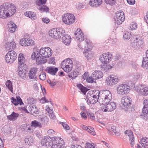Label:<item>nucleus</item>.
Masks as SVG:
<instances>
[{
    "instance_id": "0e129e2a",
    "label": "nucleus",
    "mask_w": 148,
    "mask_h": 148,
    "mask_svg": "<svg viewBox=\"0 0 148 148\" xmlns=\"http://www.w3.org/2000/svg\"><path fill=\"white\" fill-rule=\"evenodd\" d=\"M12 102L13 103L14 105L17 106L18 105V103L17 99V100L14 97H12Z\"/></svg>"
},
{
    "instance_id": "423d86ee",
    "label": "nucleus",
    "mask_w": 148,
    "mask_h": 148,
    "mask_svg": "<svg viewBox=\"0 0 148 148\" xmlns=\"http://www.w3.org/2000/svg\"><path fill=\"white\" fill-rule=\"evenodd\" d=\"M73 65V62L72 60L68 58L62 61L61 66L64 71L66 72H69L71 70Z\"/></svg>"
},
{
    "instance_id": "2f4dec72",
    "label": "nucleus",
    "mask_w": 148,
    "mask_h": 148,
    "mask_svg": "<svg viewBox=\"0 0 148 148\" xmlns=\"http://www.w3.org/2000/svg\"><path fill=\"white\" fill-rule=\"evenodd\" d=\"M19 115V114L16 113L14 112H13L10 115H8L7 117L9 120L15 121L17 119Z\"/></svg>"
},
{
    "instance_id": "f8f14e48",
    "label": "nucleus",
    "mask_w": 148,
    "mask_h": 148,
    "mask_svg": "<svg viewBox=\"0 0 148 148\" xmlns=\"http://www.w3.org/2000/svg\"><path fill=\"white\" fill-rule=\"evenodd\" d=\"M75 17L74 15L71 14H64L62 17V20L65 24L69 25L71 24L75 21Z\"/></svg>"
},
{
    "instance_id": "9d476101",
    "label": "nucleus",
    "mask_w": 148,
    "mask_h": 148,
    "mask_svg": "<svg viewBox=\"0 0 148 148\" xmlns=\"http://www.w3.org/2000/svg\"><path fill=\"white\" fill-rule=\"evenodd\" d=\"M130 90V87L126 84H120L117 87V93L121 95L128 93Z\"/></svg>"
},
{
    "instance_id": "6e6552de",
    "label": "nucleus",
    "mask_w": 148,
    "mask_h": 148,
    "mask_svg": "<svg viewBox=\"0 0 148 148\" xmlns=\"http://www.w3.org/2000/svg\"><path fill=\"white\" fill-rule=\"evenodd\" d=\"M36 50L39 52V54L45 58H49L52 54L51 49L49 47L41 48L40 50L36 48L34 49L33 50Z\"/></svg>"
},
{
    "instance_id": "9b49d317",
    "label": "nucleus",
    "mask_w": 148,
    "mask_h": 148,
    "mask_svg": "<svg viewBox=\"0 0 148 148\" xmlns=\"http://www.w3.org/2000/svg\"><path fill=\"white\" fill-rule=\"evenodd\" d=\"M125 16L123 11H119L116 13L114 17L115 23L118 25H120L124 21Z\"/></svg>"
},
{
    "instance_id": "5fc2aeb1",
    "label": "nucleus",
    "mask_w": 148,
    "mask_h": 148,
    "mask_svg": "<svg viewBox=\"0 0 148 148\" xmlns=\"http://www.w3.org/2000/svg\"><path fill=\"white\" fill-rule=\"evenodd\" d=\"M39 79L42 80H45L46 77L45 73L44 72L41 73L39 76Z\"/></svg>"
},
{
    "instance_id": "a18cd8bd",
    "label": "nucleus",
    "mask_w": 148,
    "mask_h": 148,
    "mask_svg": "<svg viewBox=\"0 0 148 148\" xmlns=\"http://www.w3.org/2000/svg\"><path fill=\"white\" fill-rule=\"evenodd\" d=\"M131 36V33L129 32H125L123 33V37L125 39H129L130 38Z\"/></svg>"
},
{
    "instance_id": "603ef678",
    "label": "nucleus",
    "mask_w": 148,
    "mask_h": 148,
    "mask_svg": "<svg viewBox=\"0 0 148 148\" xmlns=\"http://www.w3.org/2000/svg\"><path fill=\"white\" fill-rule=\"evenodd\" d=\"M26 46L32 45L34 43V41L32 40L26 38Z\"/></svg>"
},
{
    "instance_id": "4468645a",
    "label": "nucleus",
    "mask_w": 148,
    "mask_h": 148,
    "mask_svg": "<svg viewBox=\"0 0 148 148\" xmlns=\"http://www.w3.org/2000/svg\"><path fill=\"white\" fill-rule=\"evenodd\" d=\"M133 45L136 48L139 49L143 46V41L141 37L139 36H135L134 38Z\"/></svg>"
},
{
    "instance_id": "4d7b16f0",
    "label": "nucleus",
    "mask_w": 148,
    "mask_h": 148,
    "mask_svg": "<svg viewBox=\"0 0 148 148\" xmlns=\"http://www.w3.org/2000/svg\"><path fill=\"white\" fill-rule=\"evenodd\" d=\"M27 103L29 105L32 104L31 103L33 104L34 103V99L32 97H29L27 99Z\"/></svg>"
},
{
    "instance_id": "bf43d9fd",
    "label": "nucleus",
    "mask_w": 148,
    "mask_h": 148,
    "mask_svg": "<svg viewBox=\"0 0 148 148\" xmlns=\"http://www.w3.org/2000/svg\"><path fill=\"white\" fill-rule=\"evenodd\" d=\"M88 117L90 119L94 120L95 119V117L93 114L90 113H87Z\"/></svg>"
},
{
    "instance_id": "a211bd4d",
    "label": "nucleus",
    "mask_w": 148,
    "mask_h": 148,
    "mask_svg": "<svg viewBox=\"0 0 148 148\" xmlns=\"http://www.w3.org/2000/svg\"><path fill=\"white\" fill-rule=\"evenodd\" d=\"M37 69L36 67L32 68L28 73V76L30 79H36L37 76L36 74Z\"/></svg>"
},
{
    "instance_id": "774afa93",
    "label": "nucleus",
    "mask_w": 148,
    "mask_h": 148,
    "mask_svg": "<svg viewBox=\"0 0 148 148\" xmlns=\"http://www.w3.org/2000/svg\"><path fill=\"white\" fill-rule=\"evenodd\" d=\"M21 129L23 131L27 132V125L25 124H23L21 127Z\"/></svg>"
},
{
    "instance_id": "72a5a7b5",
    "label": "nucleus",
    "mask_w": 148,
    "mask_h": 148,
    "mask_svg": "<svg viewBox=\"0 0 148 148\" xmlns=\"http://www.w3.org/2000/svg\"><path fill=\"white\" fill-rule=\"evenodd\" d=\"M16 25L13 22L9 23L8 24V27L9 32L11 33L14 32L16 28Z\"/></svg>"
},
{
    "instance_id": "a19ab883",
    "label": "nucleus",
    "mask_w": 148,
    "mask_h": 148,
    "mask_svg": "<svg viewBox=\"0 0 148 148\" xmlns=\"http://www.w3.org/2000/svg\"><path fill=\"white\" fill-rule=\"evenodd\" d=\"M6 86L8 88L11 92H13L12 85L11 81L10 80H7L5 83Z\"/></svg>"
},
{
    "instance_id": "8fccbe9b",
    "label": "nucleus",
    "mask_w": 148,
    "mask_h": 148,
    "mask_svg": "<svg viewBox=\"0 0 148 148\" xmlns=\"http://www.w3.org/2000/svg\"><path fill=\"white\" fill-rule=\"evenodd\" d=\"M137 24L135 23H132L130 25L129 29L131 30L136 29L137 28Z\"/></svg>"
},
{
    "instance_id": "3c124183",
    "label": "nucleus",
    "mask_w": 148,
    "mask_h": 148,
    "mask_svg": "<svg viewBox=\"0 0 148 148\" xmlns=\"http://www.w3.org/2000/svg\"><path fill=\"white\" fill-rule=\"evenodd\" d=\"M96 80L95 78L93 77V76H89L88 78L87 79L86 81L88 83H92L93 82H95Z\"/></svg>"
},
{
    "instance_id": "f704fd0d",
    "label": "nucleus",
    "mask_w": 148,
    "mask_h": 148,
    "mask_svg": "<svg viewBox=\"0 0 148 148\" xmlns=\"http://www.w3.org/2000/svg\"><path fill=\"white\" fill-rule=\"evenodd\" d=\"M18 75L19 77H23L25 74V70L24 69L23 66H18Z\"/></svg>"
},
{
    "instance_id": "39448f33",
    "label": "nucleus",
    "mask_w": 148,
    "mask_h": 148,
    "mask_svg": "<svg viewBox=\"0 0 148 148\" xmlns=\"http://www.w3.org/2000/svg\"><path fill=\"white\" fill-rule=\"evenodd\" d=\"M131 99L129 97H123L121 99V104L122 105L121 106V109L126 112L128 110V108L131 105Z\"/></svg>"
},
{
    "instance_id": "c9c22d12",
    "label": "nucleus",
    "mask_w": 148,
    "mask_h": 148,
    "mask_svg": "<svg viewBox=\"0 0 148 148\" xmlns=\"http://www.w3.org/2000/svg\"><path fill=\"white\" fill-rule=\"evenodd\" d=\"M25 143L26 145H32L34 142V140L32 137H28L25 140Z\"/></svg>"
},
{
    "instance_id": "412c9836",
    "label": "nucleus",
    "mask_w": 148,
    "mask_h": 148,
    "mask_svg": "<svg viewBox=\"0 0 148 148\" xmlns=\"http://www.w3.org/2000/svg\"><path fill=\"white\" fill-rule=\"evenodd\" d=\"M28 107V109L31 114H38L39 113L38 109L33 104H29L27 105L26 107Z\"/></svg>"
},
{
    "instance_id": "c85d7f7f",
    "label": "nucleus",
    "mask_w": 148,
    "mask_h": 148,
    "mask_svg": "<svg viewBox=\"0 0 148 148\" xmlns=\"http://www.w3.org/2000/svg\"><path fill=\"white\" fill-rule=\"evenodd\" d=\"M62 41L66 45L69 44L71 41V38L68 35H62Z\"/></svg>"
},
{
    "instance_id": "5701e85b",
    "label": "nucleus",
    "mask_w": 148,
    "mask_h": 148,
    "mask_svg": "<svg viewBox=\"0 0 148 148\" xmlns=\"http://www.w3.org/2000/svg\"><path fill=\"white\" fill-rule=\"evenodd\" d=\"M45 71L48 73L52 75H55L58 71V69L52 66L47 67L46 68Z\"/></svg>"
},
{
    "instance_id": "cd10ccee",
    "label": "nucleus",
    "mask_w": 148,
    "mask_h": 148,
    "mask_svg": "<svg viewBox=\"0 0 148 148\" xmlns=\"http://www.w3.org/2000/svg\"><path fill=\"white\" fill-rule=\"evenodd\" d=\"M83 53L85 56L88 59L90 58L92 56V54L90 51V49L88 47H85Z\"/></svg>"
},
{
    "instance_id": "c756f323",
    "label": "nucleus",
    "mask_w": 148,
    "mask_h": 148,
    "mask_svg": "<svg viewBox=\"0 0 148 148\" xmlns=\"http://www.w3.org/2000/svg\"><path fill=\"white\" fill-rule=\"evenodd\" d=\"M9 9L8 12L9 13L10 16L13 15L16 12V8L14 5L11 3L8 4Z\"/></svg>"
},
{
    "instance_id": "1a4fd4ad",
    "label": "nucleus",
    "mask_w": 148,
    "mask_h": 148,
    "mask_svg": "<svg viewBox=\"0 0 148 148\" xmlns=\"http://www.w3.org/2000/svg\"><path fill=\"white\" fill-rule=\"evenodd\" d=\"M17 55L15 51L13 50L9 51L5 56V60L7 63H12L16 58Z\"/></svg>"
},
{
    "instance_id": "ea45409f",
    "label": "nucleus",
    "mask_w": 148,
    "mask_h": 148,
    "mask_svg": "<svg viewBox=\"0 0 148 148\" xmlns=\"http://www.w3.org/2000/svg\"><path fill=\"white\" fill-rule=\"evenodd\" d=\"M142 66L145 69H148V58L145 57L143 59Z\"/></svg>"
},
{
    "instance_id": "7ed1b4c3",
    "label": "nucleus",
    "mask_w": 148,
    "mask_h": 148,
    "mask_svg": "<svg viewBox=\"0 0 148 148\" xmlns=\"http://www.w3.org/2000/svg\"><path fill=\"white\" fill-rule=\"evenodd\" d=\"M39 52L36 50H33V53L31 55V58L33 60H36L38 65H42L46 62V58L40 56L39 54Z\"/></svg>"
},
{
    "instance_id": "79ce46f5",
    "label": "nucleus",
    "mask_w": 148,
    "mask_h": 148,
    "mask_svg": "<svg viewBox=\"0 0 148 148\" xmlns=\"http://www.w3.org/2000/svg\"><path fill=\"white\" fill-rule=\"evenodd\" d=\"M78 88L84 94H85L87 92V88L84 87L81 84H79L77 85Z\"/></svg>"
},
{
    "instance_id": "58836bf2",
    "label": "nucleus",
    "mask_w": 148,
    "mask_h": 148,
    "mask_svg": "<svg viewBox=\"0 0 148 148\" xmlns=\"http://www.w3.org/2000/svg\"><path fill=\"white\" fill-rule=\"evenodd\" d=\"M140 143L142 146H148V138L146 137L143 138L140 141Z\"/></svg>"
},
{
    "instance_id": "f3484780",
    "label": "nucleus",
    "mask_w": 148,
    "mask_h": 148,
    "mask_svg": "<svg viewBox=\"0 0 148 148\" xmlns=\"http://www.w3.org/2000/svg\"><path fill=\"white\" fill-rule=\"evenodd\" d=\"M53 138L52 139L49 136L44 137L43 139L41 140V143L43 146H50L53 143H52Z\"/></svg>"
},
{
    "instance_id": "de8ad7c7",
    "label": "nucleus",
    "mask_w": 148,
    "mask_h": 148,
    "mask_svg": "<svg viewBox=\"0 0 148 148\" xmlns=\"http://www.w3.org/2000/svg\"><path fill=\"white\" fill-rule=\"evenodd\" d=\"M143 86L142 85H139L135 87V90L137 92H140L141 94V91H142V90L143 88Z\"/></svg>"
},
{
    "instance_id": "680f3d73",
    "label": "nucleus",
    "mask_w": 148,
    "mask_h": 148,
    "mask_svg": "<svg viewBox=\"0 0 148 148\" xmlns=\"http://www.w3.org/2000/svg\"><path fill=\"white\" fill-rule=\"evenodd\" d=\"M89 76L88 73V72H85L84 74L82 75V79H84V80H87V79L88 78V76Z\"/></svg>"
},
{
    "instance_id": "bb28decb",
    "label": "nucleus",
    "mask_w": 148,
    "mask_h": 148,
    "mask_svg": "<svg viewBox=\"0 0 148 148\" xmlns=\"http://www.w3.org/2000/svg\"><path fill=\"white\" fill-rule=\"evenodd\" d=\"M92 75L97 80L101 78L103 76V74L100 71H95L92 73Z\"/></svg>"
},
{
    "instance_id": "7c9ffc66",
    "label": "nucleus",
    "mask_w": 148,
    "mask_h": 148,
    "mask_svg": "<svg viewBox=\"0 0 148 148\" xmlns=\"http://www.w3.org/2000/svg\"><path fill=\"white\" fill-rule=\"evenodd\" d=\"M6 48L8 50L10 49H14L16 47V44L14 41L11 42H7L5 46Z\"/></svg>"
},
{
    "instance_id": "37998d69",
    "label": "nucleus",
    "mask_w": 148,
    "mask_h": 148,
    "mask_svg": "<svg viewBox=\"0 0 148 148\" xmlns=\"http://www.w3.org/2000/svg\"><path fill=\"white\" fill-rule=\"evenodd\" d=\"M141 94L144 95H148V86H143V88L141 91Z\"/></svg>"
},
{
    "instance_id": "864d4df0",
    "label": "nucleus",
    "mask_w": 148,
    "mask_h": 148,
    "mask_svg": "<svg viewBox=\"0 0 148 148\" xmlns=\"http://www.w3.org/2000/svg\"><path fill=\"white\" fill-rule=\"evenodd\" d=\"M105 3L107 4H109L111 5H114L115 3V0H104Z\"/></svg>"
},
{
    "instance_id": "338daca9",
    "label": "nucleus",
    "mask_w": 148,
    "mask_h": 148,
    "mask_svg": "<svg viewBox=\"0 0 148 148\" xmlns=\"http://www.w3.org/2000/svg\"><path fill=\"white\" fill-rule=\"evenodd\" d=\"M57 83V81L55 79H52L51 80V83L50 86L51 87H53L56 85Z\"/></svg>"
},
{
    "instance_id": "a878e982",
    "label": "nucleus",
    "mask_w": 148,
    "mask_h": 148,
    "mask_svg": "<svg viewBox=\"0 0 148 148\" xmlns=\"http://www.w3.org/2000/svg\"><path fill=\"white\" fill-rule=\"evenodd\" d=\"M18 66H24L25 60L24 55L22 53H20L19 55L18 58Z\"/></svg>"
},
{
    "instance_id": "b1692460",
    "label": "nucleus",
    "mask_w": 148,
    "mask_h": 148,
    "mask_svg": "<svg viewBox=\"0 0 148 148\" xmlns=\"http://www.w3.org/2000/svg\"><path fill=\"white\" fill-rule=\"evenodd\" d=\"M52 143L62 146L64 144L63 140L59 137H53Z\"/></svg>"
},
{
    "instance_id": "f257e3e1",
    "label": "nucleus",
    "mask_w": 148,
    "mask_h": 148,
    "mask_svg": "<svg viewBox=\"0 0 148 148\" xmlns=\"http://www.w3.org/2000/svg\"><path fill=\"white\" fill-rule=\"evenodd\" d=\"M100 92L99 95V101L101 104L104 105L106 103L110 102L112 98V95L110 92L108 90H105Z\"/></svg>"
},
{
    "instance_id": "09e8293b",
    "label": "nucleus",
    "mask_w": 148,
    "mask_h": 148,
    "mask_svg": "<svg viewBox=\"0 0 148 148\" xmlns=\"http://www.w3.org/2000/svg\"><path fill=\"white\" fill-rule=\"evenodd\" d=\"M87 131L92 135H95V133L94 131V128L91 127L89 126L88 127Z\"/></svg>"
},
{
    "instance_id": "052dcab7",
    "label": "nucleus",
    "mask_w": 148,
    "mask_h": 148,
    "mask_svg": "<svg viewBox=\"0 0 148 148\" xmlns=\"http://www.w3.org/2000/svg\"><path fill=\"white\" fill-rule=\"evenodd\" d=\"M49 116L50 118L53 119H54L56 118V116L53 114V110H51V112L49 114Z\"/></svg>"
},
{
    "instance_id": "69168bd1",
    "label": "nucleus",
    "mask_w": 148,
    "mask_h": 148,
    "mask_svg": "<svg viewBox=\"0 0 148 148\" xmlns=\"http://www.w3.org/2000/svg\"><path fill=\"white\" fill-rule=\"evenodd\" d=\"M61 123L63 127L65 129L67 130H69V127L67 124L64 122H61Z\"/></svg>"
},
{
    "instance_id": "49530a36",
    "label": "nucleus",
    "mask_w": 148,
    "mask_h": 148,
    "mask_svg": "<svg viewBox=\"0 0 148 148\" xmlns=\"http://www.w3.org/2000/svg\"><path fill=\"white\" fill-rule=\"evenodd\" d=\"M39 9V10L42 12H47L49 11L48 8L44 5H42L41 7H40Z\"/></svg>"
},
{
    "instance_id": "4c0bfd02",
    "label": "nucleus",
    "mask_w": 148,
    "mask_h": 148,
    "mask_svg": "<svg viewBox=\"0 0 148 148\" xmlns=\"http://www.w3.org/2000/svg\"><path fill=\"white\" fill-rule=\"evenodd\" d=\"M31 126L35 128L37 127L41 128L42 127L41 123L36 120H34L32 122Z\"/></svg>"
},
{
    "instance_id": "c03bdc74",
    "label": "nucleus",
    "mask_w": 148,
    "mask_h": 148,
    "mask_svg": "<svg viewBox=\"0 0 148 148\" xmlns=\"http://www.w3.org/2000/svg\"><path fill=\"white\" fill-rule=\"evenodd\" d=\"M47 0H36L35 3L37 5L40 6L45 4Z\"/></svg>"
},
{
    "instance_id": "dca6fc26",
    "label": "nucleus",
    "mask_w": 148,
    "mask_h": 148,
    "mask_svg": "<svg viewBox=\"0 0 148 148\" xmlns=\"http://www.w3.org/2000/svg\"><path fill=\"white\" fill-rule=\"evenodd\" d=\"M108 81L107 82V84L110 85H113L116 84L119 81L118 77L114 75H111L108 77L106 81Z\"/></svg>"
},
{
    "instance_id": "ddd939ff",
    "label": "nucleus",
    "mask_w": 148,
    "mask_h": 148,
    "mask_svg": "<svg viewBox=\"0 0 148 148\" xmlns=\"http://www.w3.org/2000/svg\"><path fill=\"white\" fill-rule=\"evenodd\" d=\"M105 104L106 105L102 108V111L104 112H112L114 110L116 107V103L114 102H110Z\"/></svg>"
},
{
    "instance_id": "13d9d810",
    "label": "nucleus",
    "mask_w": 148,
    "mask_h": 148,
    "mask_svg": "<svg viewBox=\"0 0 148 148\" xmlns=\"http://www.w3.org/2000/svg\"><path fill=\"white\" fill-rule=\"evenodd\" d=\"M51 146L52 148H62V146L57 144L53 143Z\"/></svg>"
},
{
    "instance_id": "473e14b6",
    "label": "nucleus",
    "mask_w": 148,
    "mask_h": 148,
    "mask_svg": "<svg viewBox=\"0 0 148 148\" xmlns=\"http://www.w3.org/2000/svg\"><path fill=\"white\" fill-rule=\"evenodd\" d=\"M24 14L25 16L31 18L32 20H35L37 18L35 13L32 12H25L24 13Z\"/></svg>"
},
{
    "instance_id": "f03ea898",
    "label": "nucleus",
    "mask_w": 148,
    "mask_h": 148,
    "mask_svg": "<svg viewBox=\"0 0 148 148\" xmlns=\"http://www.w3.org/2000/svg\"><path fill=\"white\" fill-rule=\"evenodd\" d=\"M100 93L99 91L97 90H95L93 93L91 91L88 92L86 96V100L88 103L94 104L99 101V94Z\"/></svg>"
},
{
    "instance_id": "e433bc0d",
    "label": "nucleus",
    "mask_w": 148,
    "mask_h": 148,
    "mask_svg": "<svg viewBox=\"0 0 148 148\" xmlns=\"http://www.w3.org/2000/svg\"><path fill=\"white\" fill-rule=\"evenodd\" d=\"M113 65L112 66L109 64L103 65L101 66V70L104 72H108L109 69L112 68Z\"/></svg>"
},
{
    "instance_id": "4be33fe9",
    "label": "nucleus",
    "mask_w": 148,
    "mask_h": 148,
    "mask_svg": "<svg viewBox=\"0 0 148 148\" xmlns=\"http://www.w3.org/2000/svg\"><path fill=\"white\" fill-rule=\"evenodd\" d=\"M144 107L142 110V112L145 116H147V118L148 119V100L145 99L143 102Z\"/></svg>"
},
{
    "instance_id": "aec40b11",
    "label": "nucleus",
    "mask_w": 148,
    "mask_h": 148,
    "mask_svg": "<svg viewBox=\"0 0 148 148\" xmlns=\"http://www.w3.org/2000/svg\"><path fill=\"white\" fill-rule=\"evenodd\" d=\"M125 133L126 136L129 137L130 145L131 147H133L134 143V138L133 132L130 130H127L125 131Z\"/></svg>"
},
{
    "instance_id": "0eeeda50",
    "label": "nucleus",
    "mask_w": 148,
    "mask_h": 148,
    "mask_svg": "<svg viewBox=\"0 0 148 148\" xmlns=\"http://www.w3.org/2000/svg\"><path fill=\"white\" fill-rule=\"evenodd\" d=\"M9 5L8 3H4L0 6V17L6 18L10 16L8 12Z\"/></svg>"
},
{
    "instance_id": "2eb2a0df",
    "label": "nucleus",
    "mask_w": 148,
    "mask_h": 148,
    "mask_svg": "<svg viewBox=\"0 0 148 148\" xmlns=\"http://www.w3.org/2000/svg\"><path fill=\"white\" fill-rule=\"evenodd\" d=\"M112 57V55L108 53L101 55L99 59L102 64H106L111 61Z\"/></svg>"
},
{
    "instance_id": "e2e57ef3",
    "label": "nucleus",
    "mask_w": 148,
    "mask_h": 148,
    "mask_svg": "<svg viewBox=\"0 0 148 148\" xmlns=\"http://www.w3.org/2000/svg\"><path fill=\"white\" fill-rule=\"evenodd\" d=\"M86 145L87 148H95L94 144L93 143H87Z\"/></svg>"
},
{
    "instance_id": "20e7f679",
    "label": "nucleus",
    "mask_w": 148,
    "mask_h": 148,
    "mask_svg": "<svg viewBox=\"0 0 148 148\" xmlns=\"http://www.w3.org/2000/svg\"><path fill=\"white\" fill-rule=\"evenodd\" d=\"M65 33L64 30L62 28H53L49 31V34L51 38L59 39Z\"/></svg>"
},
{
    "instance_id": "6ab92c4d",
    "label": "nucleus",
    "mask_w": 148,
    "mask_h": 148,
    "mask_svg": "<svg viewBox=\"0 0 148 148\" xmlns=\"http://www.w3.org/2000/svg\"><path fill=\"white\" fill-rule=\"evenodd\" d=\"M74 35L76 39L80 42L82 41L84 39V34L79 28L77 29L76 30Z\"/></svg>"
},
{
    "instance_id": "393cba45",
    "label": "nucleus",
    "mask_w": 148,
    "mask_h": 148,
    "mask_svg": "<svg viewBox=\"0 0 148 148\" xmlns=\"http://www.w3.org/2000/svg\"><path fill=\"white\" fill-rule=\"evenodd\" d=\"M102 2V0H90L89 4L92 7H97L101 5Z\"/></svg>"
},
{
    "instance_id": "6e6d98bb",
    "label": "nucleus",
    "mask_w": 148,
    "mask_h": 148,
    "mask_svg": "<svg viewBox=\"0 0 148 148\" xmlns=\"http://www.w3.org/2000/svg\"><path fill=\"white\" fill-rule=\"evenodd\" d=\"M20 43L21 46H26V38L21 39L20 40Z\"/></svg>"
}]
</instances>
